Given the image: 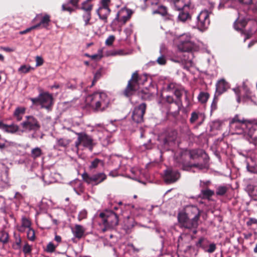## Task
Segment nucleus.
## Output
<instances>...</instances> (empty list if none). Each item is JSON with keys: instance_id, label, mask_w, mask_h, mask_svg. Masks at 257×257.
<instances>
[{"instance_id": "c756f323", "label": "nucleus", "mask_w": 257, "mask_h": 257, "mask_svg": "<svg viewBox=\"0 0 257 257\" xmlns=\"http://www.w3.org/2000/svg\"><path fill=\"white\" fill-rule=\"evenodd\" d=\"M21 130L19 125L13 123L10 125L7 124L5 132L12 134L18 132L19 134H21Z\"/></svg>"}, {"instance_id": "864d4df0", "label": "nucleus", "mask_w": 257, "mask_h": 257, "mask_svg": "<svg viewBox=\"0 0 257 257\" xmlns=\"http://www.w3.org/2000/svg\"><path fill=\"white\" fill-rule=\"evenodd\" d=\"M177 101V100H175L174 99L173 96L167 95L166 97V106L167 105H169L174 102H176Z\"/></svg>"}, {"instance_id": "9b49d317", "label": "nucleus", "mask_w": 257, "mask_h": 257, "mask_svg": "<svg viewBox=\"0 0 257 257\" xmlns=\"http://www.w3.org/2000/svg\"><path fill=\"white\" fill-rule=\"evenodd\" d=\"M25 118V120L20 124V126L22 127L21 133L35 132L39 130L40 124L37 118L32 115H27Z\"/></svg>"}, {"instance_id": "9d476101", "label": "nucleus", "mask_w": 257, "mask_h": 257, "mask_svg": "<svg viewBox=\"0 0 257 257\" xmlns=\"http://www.w3.org/2000/svg\"><path fill=\"white\" fill-rule=\"evenodd\" d=\"M30 99L33 105L40 104L42 108H45L49 111L52 109L53 104V96L48 92L41 93L38 97L30 98Z\"/></svg>"}, {"instance_id": "4d7b16f0", "label": "nucleus", "mask_w": 257, "mask_h": 257, "mask_svg": "<svg viewBox=\"0 0 257 257\" xmlns=\"http://www.w3.org/2000/svg\"><path fill=\"white\" fill-rule=\"evenodd\" d=\"M157 63L160 65H165L166 63V59L163 55H161L157 59Z\"/></svg>"}, {"instance_id": "20e7f679", "label": "nucleus", "mask_w": 257, "mask_h": 257, "mask_svg": "<svg viewBox=\"0 0 257 257\" xmlns=\"http://www.w3.org/2000/svg\"><path fill=\"white\" fill-rule=\"evenodd\" d=\"M238 17L234 23V28L236 30L247 35V38H249L257 30V22L247 16L240 18L241 14L238 11Z\"/></svg>"}, {"instance_id": "423d86ee", "label": "nucleus", "mask_w": 257, "mask_h": 257, "mask_svg": "<svg viewBox=\"0 0 257 257\" xmlns=\"http://www.w3.org/2000/svg\"><path fill=\"white\" fill-rule=\"evenodd\" d=\"M192 38L189 34L184 33L177 36L175 41L177 48L181 52H193L199 50V47L191 40Z\"/></svg>"}, {"instance_id": "2eb2a0df", "label": "nucleus", "mask_w": 257, "mask_h": 257, "mask_svg": "<svg viewBox=\"0 0 257 257\" xmlns=\"http://www.w3.org/2000/svg\"><path fill=\"white\" fill-rule=\"evenodd\" d=\"M82 176L85 182L93 186L98 185L106 179V175L103 173H98L91 176L85 173Z\"/></svg>"}, {"instance_id": "4c0bfd02", "label": "nucleus", "mask_w": 257, "mask_h": 257, "mask_svg": "<svg viewBox=\"0 0 257 257\" xmlns=\"http://www.w3.org/2000/svg\"><path fill=\"white\" fill-rule=\"evenodd\" d=\"M127 217V220L124 221V228L126 230H129L133 227L135 222L133 218H130L128 216Z\"/></svg>"}, {"instance_id": "680f3d73", "label": "nucleus", "mask_w": 257, "mask_h": 257, "mask_svg": "<svg viewBox=\"0 0 257 257\" xmlns=\"http://www.w3.org/2000/svg\"><path fill=\"white\" fill-rule=\"evenodd\" d=\"M153 148L152 144L150 143V141L147 144H144L142 147L141 149L143 151H145L146 150H150Z\"/></svg>"}, {"instance_id": "f257e3e1", "label": "nucleus", "mask_w": 257, "mask_h": 257, "mask_svg": "<svg viewBox=\"0 0 257 257\" xmlns=\"http://www.w3.org/2000/svg\"><path fill=\"white\" fill-rule=\"evenodd\" d=\"M230 130L233 134L242 135L249 143L257 145V136L255 134L257 123L246 120L235 115L229 122Z\"/></svg>"}, {"instance_id": "3c124183", "label": "nucleus", "mask_w": 257, "mask_h": 257, "mask_svg": "<svg viewBox=\"0 0 257 257\" xmlns=\"http://www.w3.org/2000/svg\"><path fill=\"white\" fill-rule=\"evenodd\" d=\"M23 251L25 254L30 253L32 251L31 246L28 243H25L23 247Z\"/></svg>"}, {"instance_id": "a211bd4d", "label": "nucleus", "mask_w": 257, "mask_h": 257, "mask_svg": "<svg viewBox=\"0 0 257 257\" xmlns=\"http://www.w3.org/2000/svg\"><path fill=\"white\" fill-rule=\"evenodd\" d=\"M180 177L179 172L171 168H168L164 171V180L167 183H174L179 179Z\"/></svg>"}, {"instance_id": "6e6d98bb", "label": "nucleus", "mask_w": 257, "mask_h": 257, "mask_svg": "<svg viewBox=\"0 0 257 257\" xmlns=\"http://www.w3.org/2000/svg\"><path fill=\"white\" fill-rule=\"evenodd\" d=\"M115 40V37L113 35L109 36L105 41V45L107 46H111L113 44Z\"/></svg>"}, {"instance_id": "72a5a7b5", "label": "nucleus", "mask_w": 257, "mask_h": 257, "mask_svg": "<svg viewBox=\"0 0 257 257\" xmlns=\"http://www.w3.org/2000/svg\"><path fill=\"white\" fill-rule=\"evenodd\" d=\"M192 167H195L199 170H202L206 168V165L202 164H193L191 165H183V170L189 171Z\"/></svg>"}, {"instance_id": "79ce46f5", "label": "nucleus", "mask_w": 257, "mask_h": 257, "mask_svg": "<svg viewBox=\"0 0 257 257\" xmlns=\"http://www.w3.org/2000/svg\"><path fill=\"white\" fill-rule=\"evenodd\" d=\"M101 163L102 161L101 160L96 158L91 162V164L89 166V169H95L98 167V165Z\"/></svg>"}, {"instance_id": "de8ad7c7", "label": "nucleus", "mask_w": 257, "mask_h": 257, "mask_svg": "<svg viewBox=\"0 0 257 257\" xmlns=\"http://www.w3.org/2000/svg\"><path fill=\"white\" fill-rule=\"evenodd\" d=\"M100 140L102 145L104 147L107 146L110 143V138L108 136L106 137L100 138Z\"/></svg>"}, {"instance_id": "a18cd8bd", "label": "nucleus", "mask_w": 257, "mask_h": 257, "mask_svg": "<svg viewBox=\"0 0 257 257\" xmlns=\"http://www.w3.org/2000/svg\"><path fill=\"white\" fill-rule=\"evenodd\" d=\"M22 225L29 229V228H31V221L27 218L23 217L22 219Z\"/></svg>"}, {"instance_id": "b1692460", "label": "nucleus", "mask_w": 257, "mask_h": 257, "mask_svg": "<svg viewBox=\"0 0 257 257\" xmlns=\"http://www.w3.org/2000/svg\"><path fill=\"white\" fill-rule=\"evenodd\" d=\"M85 229L84 227L79 224H76L74 228L72 229V233L74 236L78 239H80L84 235Z\"/></svg>"}, {"instance_id": "774afa93", "label": "nucleus", "mask_w": 257, "mask_h": 257, "mask_svg": "<svg viewBox=\"0 0 257 257\" xmlns=\"http://www.w3.org/2000/svg\"><path fill=\"white\" fill-rule=\"evenodd\" d=\"M36 66H40L42 65L43 63V60L42 58V57L40 56H37L36 58Z\"/></svg>"}, {"instance_id": "393cba45", "label": "nucleus", "mask_w": 257, "mask_h": 257, "mask_svg": "<svg viewBox=\"0 0 257 257\" xmlns=\"http://www.w3.org/2000/svg\"><path fill=\"white\" fill-rule=\"evenodd\" d=\"M26 110V108L23 106L17 107L15 109L13 113V116L17 121H20L23 119Z\"/></svg>"}, {"instance_id": "e2e57ef3", "label": "nucleus", "mask_w": 257, "mask_h": 257, "mask_svg": "<svg viewBox=\"0 0 257 257\" xmlns=\"http://www.w3.org/2000/svg\"><path fill=\"white\" fill-rule=\"evenodd\" d=\"M190 158L191 159H195L198 157L197 151L196 150H192L189 153Z\"/></svg>"}, {"instance_id": "cd10ccee", "label": "nucleus", "mask_w": 257, "mask_h": 257, "mask_svg": "<svg viewBox=\"0 0 257 257\" xmlns=\"http://www.w3.org/2000/svg\"><path fill=\"white\" fill-rule=\"evenodd\" d=\"M228 87L227 83L223 79L219 80L216 85V92L220 94L226 91Z\"/></svg>"}, {"instance_id": "aec40b11", "label": "nucleus", "mask_w": 257, "mask_h": 257, "mask_svg": "<svg viewBox=\"0 0 257 257\" xmlns=\"http://www.w3.org/2000/svg\"><path fill=\"white\" fill-rule=\"evenodd\" d=\"M182 106L181 100H177L176 102H174L166 106L167 108V113L176 116L179 113L181 108Z\"/></svg>"}, {"instance_id": "ddd939ff", "label": "nucleus", "mask_w": 257, "mask_h": 257, "mask_svg": "<svg viewBox=\"0 0 257 257\" xmlns=\"http://www.w3.org/2000/svg\"><path fill=\"white\" fill-rule=\"evenodd\" d=\"M50 21V16L47 14H37L32 20L33 23H36L34 25L35 29H48Z\"/></svg>"}, {"instance_id": "ea45409f", "label": "nucleus", "mask_w": 257, "mask_h": 257, "mask_svg": "<svg viewBox=\"0 0 257 257\" xmlns=\"http://www.w3.org/2000/svg\"><path fill=\"white\" fill-rule=\"evenodd\" d=\"M91 59L99 60H100L103 57V50L102 49H100L98 50L96 54L92 55L89 56Z\"/></svg>"}, {"instance_id": "4be33fe9", "label": "nucleus", "mask_w": 257, "mask_h": 257, "mask_svg": "<svg viewBox=\"0 0 257 257\" xmlns=\"http://www.w3.org/2000/svg\"><path fill=\"white\" fill-rule=\"evenodd\" d=\"M205 119V115L203 113L199 112H193L191 114L190 121L194 123L198 121V125H201Z\"/></svg>"}, {"instance_id": "a878e982", "label": "nucleus", "mask_w": 257, "mask_h": 257, "mask_svg": "<svg viewBox=\"0 0 257 257\" xmlns=\"http://www.w3.org/2000/svg\"><path fill=\"white\" fill-rule=\"evenodd\" d=\"M177 137V132L175 130H171L169 131L165 138V144H169L171 142H174Z\"/></svg>"}, {"instance_id": "f3484780", "label": "nucleus", "mask_w": 257, "mask_h": 257, "mask_svg": "<svg viewBox=\"0 0 257 257\" xmlns=\"http://www.w3.org/2000/svg\"><path fill=\"white\" fill-rule=\"evenodd\" d=\"M146 105L145 103H142L136 107L132 114V119L136 123H141L143 121V116L145 113Z\"/></svg>"}, {"instance_id": "37998d69", "label": "nucleus", "mask_w": 257, "mask_h": 257, "mask_svg": "<svg viewBox=\"0 0 257 257\" xmlns=\"http://www.w3.org/2000/svg\"><path fill=\"white\" fill-rule=\"evenodd\" d=\"M31 69L30 66L23 65H22L18 69L19 72L22 73H27L29 72Z\"/></svg>"}, {"instance_id": "13d9d810", "label": "nucleus", "mask_w": 257, "mask_h": 257, "mask_svg": "<svg viewBox=\"0 0 257 257\" xmlns=\"http://www.w3.org/2000/svg\"><path fill=\"white\" fill-rule=\"evenodd\" d=\"M216 249V245L214 243H211L209 244L208 248L207 249H204L205 251L208 252L209 253H212L215 251Z\"/></svg>"}, {"instance_id": "a19ab883", "label": "nucleus", "mask_w": 257, "mask_h": 257, "mask_svg": "<svg viewBox=\"0 0 257 257\" xmlns=\"http://www.w3.org/2000/svg\"><path fill=\"white\" fill-rule=\"evenodd\" d=\"M27 237L29 240L31 241H34L35 239V230L31 228H29L27 231Z\"/></svg>"}, {"instance_id": "39448f33", "label": "nucleus", "mask_w": 257, "mask_h": 257, "mask_svg": "<svg viewBox=\"0 0 257 257\" xmlns=\"http://www.w3.org/2000/svg\"><path fill=\"white\" fill-rule=\"evenodd\" d=\"M147 80L148 76L146 74L139 75L137 72L134 73L123 92L124 95L130 97L134 94L139 90L140 85H144Z\"/></svg>"}, {"instance_id": "412c9836", "label": "nucleus", "mask_w": 257, "mask_h": 257, "mask_svg": "<svg viewBox=\"0 0 257 257\" xmlns=\"http://www.w3.org/2000/svg\"><path fill=\"white\" fill-rule=\"evenodd\" d=\"M233 90L237 95V101L238 102H240V97L239 95L242 93H243L246 97H248L250 94L249 89L245 85L244 82L242 83V85L241 87H237L235 88H233Z\"/></svg>"}, {"instance_id": "bb28decb", "label": "nucleus", "mask_w": 257, "mask_h": 257, "mask_svg": "<svg viewBox=\"0 0 257 257\" xmlns=\"http://www.w3.org/2000/svg\"><path fill=\"white\" fill-rule=\"evenodd\" d=\"M70 184L73 187L74 191L78 195H80L84 191V188L80 181L76 180L71 182Z\"/></svg>"}, {"instance_id": "2f4dec72", "label": "nucleus", "mask_w": 257, "mask_h": 257, "mask_svg": "<svg viewBox=\"0 0 257 257\" xmlns=\"http://www.w3.org/2000/svg\"><path fill=\"white\" fill-rule=\"evenodd\" d=\"M70 141L68 139L60 138L57 139L56 144L54 145V148L55 149H58L59 147H66L70 143Z\"/></svg>"}, {"instance_id": "c9c22d12", "label": "nucleus", "mask_w": 257, "mask_h": 257, "mask_svg": "<svg viewBox=\"0 0 257 257\" xmlns=\"http://www.w3.org/2000/svg\"><path fill=\"white\" fill-rule=\"evenodd\" d=\"M228 188L226 186H219L216 188V194L218 196H223L227 191Z\"/></svg>"}, {"instance_id": "0e129e2a", "label": "nucleus", "mask_w": 257, "mask_h": 257, "mask_svg": "<svg viewBox=\"0 0 257 257\" xmlns=\"http://www.w3.org/2000/svg\"><path fill=\"white\" fill-rule=\"evenodd\" d=\"M217 99L214 97L211 105V108L212 111L215 110L217 108Z\"/></svg>"}, {"instance_id": "dca6fc26", "label": "nucleus", "mask_w": 257, "mask_h": 257, "mask_svg": "<svg viewBox=\"0 0 257 257\" xmlns=\"http://www.w3.org/2000/svg\"><path fill=\"white\" fill-rule=\"evenodd\" d=\"M210 24L209 13L207 11H202L197 18V26L201 31L205 30Z\"/></svg>"}, {"instance_id": "f8f14e48", "label": "nucleus", "mask_w": 257, "mask_h": 257, "mask_svg": "<svg viewBox=\"0 0 257 257\" xmlns=\"http://www.w3.org/2000/svg\"><path fill=\"white\" fill-rule=\"evenodd\" d=\"M92 0H86L82 2L79 9L84 12L82 15V19L84 22V26L90 25L91 24L90 21L91 19V11L93 5L92 4Z\"/></svg>"}, {"instance_id": "58836bf2", "label": "nucleus", "mask_w": 257, "mask_h": 257, "mask_svg": "<svg viewBox=\"0 0 257 257\" xmlns=\"http://www.w3.org/2000/svg\"><path fill=\"white\" fill-rule=\"evenodd\" d=\"M201 192L203 197L206 198H209L214 194V192L209 189L202 190Z\"/></svg>"}, {"instance_id": "c03bdc74", "label": "nucleus", "mask_w": 257, "mask_h": 257, "mask_svg": "<svg viewBox=\"0 0 257 257\" xmlns=\"http://www.w3.org/2000/svg\"><path fill=\"white\" fill-rule=\"evenodd\" d=\"M103 128H104L106 131L110 133L114 132L116 130V126L112 122H110L107 124L105 127L103 126Z\"/></svg>"}, {"instance_id": "8fccbe9b", "label": "nucleus", "mask_w": 257, "mask_h": 257, "mask_svg": "<svg viewBox=\"0 0 257 257\" xmlns=\"http://www.w3.org/2000/svg\"><path fill=\"white\" fill-rule=\"evenodd\" d=\"M56 246H55L52 242H49L46 248V251L48 252H53L55 251Z\"/></svg>"}, {"instance_id": "f704fd0d", "label": "nucleus", "mask_w": 257, "mask_h": 257, "mask_svg": "<svg viewBox=\"0 0 257 257\" xmlns=\"http://www.w3.org/2000/svg\"><path fill=\"white\" fill-rule=\"evenodd\" d=\"M42 155V151L39 147H36L31 151V156L34 159L40 157Z\"/></svg>"}, {"instance_id": "473e14b6", "label": "nucleus", "mask_w": 257, "mask_h": 257, "mask_svg": "<svg viewBox=\"0 0 257 257\" xmlns=\"http://www.w3.org/2000/svg\"><path fill=\"white\" fill-rule=\"evenodd\" d=\"M189 9L182 10L180 11L178 15V20L182 22H185L187 20L190 18L189 12Z\"/></svg>"}, {"instance_id": "7ed1b4c3", "label": "nucleus", "mask_w": 257, "mask_h": 257, "mask_svg": "<svg viewBox=\"0 0 257 257\" xmlns=\"http://www.w3.org/2000/svg\"><path fill=\"white\" fill-rule=\"evenodd\" d=\"M86 104L95 112H103L110 105V100L104 92H95L87 95L85 98Z\"/></svg>"}, {"instance_id": "69168bd1", "label": "nucleus", "mask_w": 257, "mask_h": 257, "mask_svg": "<svg viewBox=\"0 0 257 257\" xmlns=\"http://www.w3.org/2000/svg\"><path fill=\"white\" fill-rule=\"evenodd\" d=\"M62 11H68L70 13L73 10V9L70 7H69L68 4H63L62 6Z\"/></svg>"}, {"instance_id": "338daca9", "label": "nucleus", "mask_w": 257, "mask_h": 257, "mask_svg": "<svg viewBox=\"0 0 257 257\" xmlns=\"http://www.w3.org/2000/svg\"><path fill=\"white\" fill-rule=\"evenodd\" d=\"M100 76L101 73L100 72H97L95 74L91 86H93L95 82L100 78Z\"/></svg>"}, {"instance_id": "49530a36", "label": "nucleus", "mask_w": 257, "mask_h": 257, "mask_svg": "<svg viewBox=\"0 0 257 257\" xmlns=\"http://www.w3.org/2000/svg\"><path fill=\"white\" fill-rule=\"evenodd\" d=\"M126 53H124L122 50H119L116 51H112L109 52L108 55L109 56H116V55H124Z\"/></svg>"}, {"instance_id": "5701e85b", "label": "nucleus", "mask_w": 257, "mask_h": 257, "mask_svg": "<svg viewBox=\"0 0 257 257\" xmlns=\"http://www.w3.org/2000/svg\"><path fill=\"white\" fill-rule=\"evenodd\" d=\"M110 13V9L98 8L96 11L99 18L102 20L104 23L107 22V17Z\"/></svg>"}, {"instance_id": "09e8293b", "label": "nucleus", "mask_w": 257, "mask_h": 257, "mask_svg": "<svg viewBox=\"0 0 257 257\" xmlns=\"http://www.w3.org/2000/svg\"><path fill=\"white\" fill-rule=\"evenodd\" d=\"M87 211L85 210H82L78 214V219L79 221H81L82 219H85L87 217Z\"/></svg>"}, {"instance_id": "c85d7f7f", "label": "nucleus", "mask_w": 257, "mask_h": 257, "mask_svg": "<svg viewBox=\"0 0 257 257\" xmlns=\"http://www.w3.org/2000/svg\"><path fill=\"white\" fill-rule=\"evenodd\" d=\"M123 208L125 209H129L131 213L134 216H138L141 213L142 209L140 207H135L134 205L131 204L125 205Z\"/></svg>"}, {"instance_id": "bf43d9fd", "label": "nucleus", "mask_w": 257, "mask_h": 257, "mask_svg": "<svg viewBox=\"0 0 257 257\" xmlns=\"http://www.w3.org/2000/svg\"><path fill=\"white\" fill-rule=\"evenodd\" d=\"M206 241V239L203 237L199 238L198 241L196 243V246L201 247H202L203 249H205V246L203 245V243Z\"/></svg>"}, {"instance_id": "0eeeda50", "label": "nucleus", "mask_w": 257, "mask_h": 257, "mask_svg": "<svg viewBox=\"0 0 257 257\" xmlns=\"http://www.w3.org/2000/svg\"><path fill=\"white\" fill-rule=\"evenodd\" d=\"M101 219L102 224L104 227L102 228L103 232L113 228L118 223V217L117 215L111 210H106L99 214Z\"/></svg>"}, {"instance_id": "6e6552de", "label": "nucleus", "mask_w": 257, "mask_h": 257, "mask_svg": "<svg viewBox=\"0 0 257 257\" xmlns=\"http://www.w3.org/2000/svg\"><path fill=\"white\" fill-rule=\"evenodd\" d=\"M240 6L246 7L253 11L257 10L256 0H221L218 9L223 8H233L238 9Z\"/></svg>"}, {"instance_id": "6ab92c4d", "label": "nucleus", "mask_w": 257, "mask_h": 257, "mask_svg": "<svg viewBox=\"0 0 257 257\" xmlns=\"http://www.w3.org/2000/svg\"><path fill=\"white\" fill-rule=\"evenodd\" d=\"M170 3L178 11L193 8L190 0H170Z\"/></svg>"}, {"instance_id": "052dcab7", "label": "nucleus", "mask_w": 257, "mask_h": 257, "mask_svg": "<svg viewBox=\"0 0 257 257\" xmlns=\"http://www.w3.org/2000/svg\"><path fill=\"white\" fill-rule=\"evenodd\" d=\"M133 32L132 26H130L127 28H126L124 30V32L125 34V38L127 39L128 37L131 36Z\"/></svg>"}, {"instance_id": "5fc2aeb1", "label": "nucleus", "mask_w": 257, "mask_h": 257, "mask_svg": "<svg viewBox=\"0 0 257 257\" xmlns=\"http://www.w3.org/2000/svg\"><path fill=\"white\" fill-rule=\"evenodd\" d=\"M9 238V235L6 232H3L0 236V241L5 243L8 242Z\"/></svg>"}, {"instance_id": "7c9ffc66", "label": "nucleus", "mask_w": 257, "mask_h": 257, "mask_svg": "<svg viewBox=\"0 0 257 257\" xmlns=\"http://www.w3.org/2000/svg\"><path fill=\"white\" fill-rule=\"evenodd\" d=\"M0 185L3 188L6 187L9 185V179L7 171L3 172L0 177Z\"/></svg>"}, {"instance_id": "603ef678", "label": "nucleus", "mask_w": 257, "mask_h": 257, "mask_svg": "<svg viewBox=\"0 0 257 257\" xmlns=\"http://www.w3.org/2000/svg\"><path fill=\"white\" fill-rule=\"evenodd\" d=\"M110 2V0H101L100 6H99V8L109 9V5Z\"/></svg>"}, {"instance_id": "1a4fd4ad", "label": "nucleus", "mask_w": 257, "mask_h": 257, "mask_svg": "<svg viewBox=\"0 0 257 257\" xmlns=\"http://www.w3.org/2000/svg\"><path fill=\"white\" fill-rule=\"evenodd\" d=\"M75 134L77 136V139L75 142V147L78 149L80 146H82L92 152L96 145V142L92 137L85 132L75 133Z\"/></svg>"}, {"instance_id": "f03ea898", "label": "nucleus", "mask_w": 257, "mask_h": 257, "mask_svg": "<svg viewBox=\"0 0 257 257\" xmlns=\"http://www.w3.org/2000/svg\"><path fill=\"white\" fill-rule=\"evenodd\" d=\"M200 214L201 211L196 206H187L185 208V212L178 213V221L181 227L187 229H193V232L196 234Z\"/></svg>"}, {"instance_id": "e433bc0d", "label": "nucleus", "mask_w": 257, "mask_h": 257, "mask_svg": "<svg viewBox=\"0 0 257 257\" xmlns=\"http://www.w3.org/2000/svg\"><path fill=\"white\" fill-rule=\"evenodd\" d=\"M209 98V94L206 92H200L198 96L199 101L203 103H205Z\"/></svg>"}, {"instance_id": "4468645a", "label": "nucleus", "mask_w": 257, "mask_h": 257, "mask_svg": "<svg viewBox=\"0 0 257 257\" xmlns=\"http://www.w3.org/2000/svg\"><path fill=\"white\" fill-rule=\"evenodd\" d=\"M133 11L128 9L123 8L121 9L116 14V17L111 23V26H113L117 22L122 26L124 25L131 17Z\"/></svg>"}]
</instances>
